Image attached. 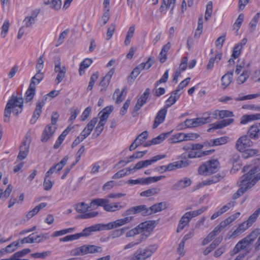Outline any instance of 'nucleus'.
Here are the masks:
<instances>
[{
	"label": "nucleus",
	"instance_id": "1",
	"mask_svg": "<svg viewBox=\"0 0 260 260\" xmlns=\"http://www.w3.org/2000/svg\"><path fill=\"white\" fill-rule=\"evenodd\" d=\"M260 179V169L258 167H254L247 174L241 177L240 180V188L233 196V199L239 198L247 189L252 187Z\"/></svg>",
	"mask_w": 260,
	"mask_h": 260
},
{
	"label": "nucleus",
	"instance_id": "2",
	"mask_svg": "<svg viewBox=\"0 0 260 260\" xmlns=\"http://www.w3.org/2000/svg\"><path fill=\"white\" fill-rule=\"evenodd\" d=\"M23 99H10L5 109L4 122L7 123L10 121L11 113L15 116H17L21 113L23 110Z\"/></svg>",
	"mask_w": 260,
	"mask_h": 260
},
{
	"label": "nucleus",
	"instance_id": "3",
	"mask_svg": "<svg viewBox=\"0 0 260 260\" xmlns=\"http://www.w3.org/2000/svg\"><path fill=\"white\" fill-rule=\"evenodd\" d=\"M91 206L92 209H95V206L103 207L104 210L107 212H114L119 211L124 207V205H121L119 202L109 203V200L106 199H96L91 201Z\"/></svg>",
	"mask_w": 260,
	"mask_h": 260
},
{
	"label": "nucleus",
	"instance_id": "4",
	"mask_svg": "<svg viewBox=\"0 0 260 260\" xmlns=\"http://www.w3.org/2000/svg\"><path fill=\"white\" fill-rule=\"evenodd\" d=\"M204 146V144H189L184 146L182 149L186 151L187 156L190 158L201 157L205 155H208L214 151V150H212L202 152L197 151L202 149Z\"/></svg>",
	"mask_w": 260,
	"mask_h": 260
},
{
	"label": "nucleus",
	"instance_id": "5",
	"mask_svg": "<svg viewBox=\"0 0 260 260\" xmlns=\"http://www.w3.org/2000/svg\"><path fill=\"white\" fill-rule=\"evenodd\" d=\"M257 235L256 232H252L249 235L239 241L234 248L232 255L235 254L242 250H246L247 253H249L250 250L248 249L249 246L256 240Z\"/></svg>",
	"mask_w": 260,
	"mask_h": 260
},
{
	"label": "nucleus",
	"instance_id": "6",
	"mask_svg": "<svg viewBox=\"0 0 260 260\" xmlns=\"http://www.w3.org/2000/svg\"><path fill=\"white\" fill-rule=\"evenodd\" d=\"M103 249L101 247L95 245H84L76 248L71 251L73 256L84 255L88 254L101 253Z\"/></svg>",
	"mask_w": 260,
	"mask_h": 260
},
{
	"label": "nucleus",
	"instance_id": "7",
	"mask_svg": "<svg viewBox=\"0 0 260 260\" xmlns=\"http://www.w3.org/2000/svg\"><path fill=\"white\" fill-rule=\"evenodd\" d=\"M157 248L156 244L149 245L145 248H140L135 252L131 260H145L150 257Z\"/></svg>",
	"mask_w": 260,
	"mask_h": 260
},
{
	"label": "nucleus",
	"instance_id": "8",
	"mask_svg": "<svg viewBox=\"0 0 260 260\" xmlns=\"http://www.w3.org/2000/svg\"><path fill=\"white\" fill-rule=\"evenodd\" d=\"M219 168V161L217 159H211L201 165L198 171L200 175L207 176L216 172Z\"/></svg>",
	"mask_w": 260,
	"mask_h": 260
},
{
	"label": "nucleus",
	"instance_id": "9",
	"mask_svg": "<svg viewBox=\"0 0 260 260\" xmlns=\"http://www.w3.org/2000/svg\"><path fill=\"white\" fill-rule=\"evenodd\" d=\"M212 121L210 113L204 114V116L193 119H187L184 121L186 127H196Z\"/></svg>",
	"mask_w": 260,
	"mask_h": 260
},
{
	"label": "nucleus",
	"instance_id": "10",
	"mask_svg": "<svg viewBox=\"0 0 260 260\" xmlns=\"http://www.w3.org/2000/svg\"><path fill=\"white\" fill-rule=\"evenodd\" d=\"M90 208H92L91 203L89 205L86 204L84 202L76 204L75 206V209L76 211L78 213H84L83 214L79 215L78 217L80 219H88L97 216L99 213L96 211L90 212L85 213L86 211Z\"/></svg>",
	"mask_w": 260,
	"mask_h": 260
},
{
	"label": "nucleus",
	"instance_id": "11",
	"mask_svg": "<svg viewBox=\"0 0 260 260\" xmlns=\"http://www.w3.org/2000/svg\"><path fill=\"white\" fill-rule=\"evenodd\" d=\"M133 217L127 216L123 218L118 219L107 224H102L103 230H110L117 229L129 223L133 220Z\"/></svg>",
	"mask_w": 260,
	"mask_h": 260
},
{
	"label": "nucleus",
	"instance_id": "12",
	"mask_svg": "<svg viewBox=\"0 0 260 260\" xmlns=\"http://www.w3.org/2000/svg\"><path fill=\"white\" fill-rule=\"evenodd\" d=\"M165 157L166 156L165 155H157L153 156L150 159L141 160L138 162L134 168H131L132 170V173H133L137 170L147 167L148 166H150L152 164L156 162L157 160H160Z\"/></svg>",
	"mask_w": 260,
	"mask_h": 260
},
{
	"label": "nucleus",
	"instance_id": "13",
	"mask_svg": "<svg viewBox=\"0 0 260 260\" xmlns=\"http://www.w3.org/2000/svg\"><path fill=\"white\" fill-rule=\"evenodd\" d=\"M54 71L55 73H57V77L55 79V82L57 84H59L65 77L66 73V68L65 66L61 65V60L59 58H57L55 60Z\"/></svg>",
	"mask_w": 260,
	"mask_h": 260
},
{
	"label": "nucleus",
	"instance_id": "14",
	"mask_svg": "<svg viewBox=\"0 0 260 260\" xmlns=\"http://www.w3.org/2000/svg\"><path fill=\"white\" fill-rule=\"evenodd\" d=\"M252 145V142L247 136H243L240 137L236 142V148L240 151L243 152Z\"/></svg>",
	"mask_w": 260,
	"mask_h": 260
},
{
	"label": "nucleus",
	"instance_id": "15",
	"mask_svg": "<svg viewBox=\"0 0 260 260\" xmlns=\"http://www.w3.org/2000/svg\"><path fill=\"white\" fill-rule=\"evenodd\" d=\"M30 140L26 138L22 143L17 159L21 160L25 159L28 155L30 146Z\"/></svg>",
	"mask_w": 260,
	"mask_h": 260
},
{
	"label": "nucleus",
	"instance_id": "16",
	"mask_svg": "<svg viewBox=\"0 0 260 260\" xmlns=\"http://www.w3.org/2000/svg\"><path fill=\"white\" fill-rule=\"evenodd\" d=\"M103 230L102 224H96L85 228L82 232L77 233L79 239L82 237H87L91 235L92 232Z\"/></svg>",
	"mask_w": 260,
	"mask_h": 260
},
{
	"label": "nucleus",
	"instance_id": "17",
	"mask_svg": "<svg viewBox=\"0 0 260 260\" xmlns=\"http://www.w3.org/2000/svg\"><path fill=\"white\" fill-rule=\"evenodd\" d=\"M56 129V126L47 125L42 133L41 142L43 143L47 142L53 136Z\"/></svg>",
	"mask_w": 260,
	"mask_h": 260
},
{
	"label": "nucleus",
	"instance_id": "18",
	"mask_svg": "<svg viewBox=\"0 0 260 260\" xmlns=\"http://www.w3.org/2000/svg\"><path fill=\"white\" fill-rule=\"evenodd\" d=\"M114 73V69L112 68L107 73L105 76L103 77L102 81L100 83V86L101 87V92H103L106 90L108 86H109L111 79Z\"/></svg>",
	"mask_w": 260,
	"mask_h": 260
},
{
	"label": "nucleus",
	"instance_id": "19",
	"mask_svg": "<svg viewBox=\"0 0 260 260\" xmlns=\"http://www.w3.org/2000/svg\"><path fill=\"white\" fill-rule=\"evenodd\" d=\"M148 210V208L145 205H140L138 206L133 207L130 209L127 210L123 214V216H128L132 214H136L143 212V215H148L146 214V212Z\"/></svg>",
	"mask_w": 260,
	"mask_h": 260
},
{
	"label": "nucleus",
	"instance_id": "20",
	"mask_svg": "<svg viewBox=\"0 0 260 260\" xmlns=\"http://www.w3.org/2000/svg\"><path fill=\"white\" fill-rule=\"evenodd\" d=\"M229 137L224 136L215 139H211L209 141L204 142V145L210 146H216L226 144L229 140Z\"/></svg>",
	"mask_w": 260,
	"mask_h": 260
},
{
	"label": "nucleus",
	"instance_id": "21",
	"mask_svg": "<svg viewBox=\"0 0 260 260\" xmlns=\"http://www.w3.org/2000/svg\"><path fill=\"white\" fill-rule=\"evenodd\" d=\"M44 105L45 101L44 100L39 101L37 103L36 109L34 111L32 118L30 120L31 123H35L39 118L42 113V109Z\"/></svg>",
	"mask_w": 260,
	"mask_h": 260
},
{
	"label": "nucleus",
	"instance_id": "22",
	"mask_svg": "<svg viewBox=\"0 0 260 260\" xmlns=\"http://www.w3.org/2000/svg\"><path fill=\"white\" fill-rule=\"evenodd\" d=\"M191 184V180L188 178H185L175 183L172 186V189L175 190H180L190 186Z\"/></svg>",
	"mask_w": 260,
	"mask_h": 260
},
{
	"label": "nucleus",
	"instance_id": "23",
	"mask_svg": "<svg viewBox=\"0 0 260 260\" xmlns=\"http://www.w3.org/2000/svg\"><path fill=\"white\" fill-rule=\"evenodd\" d=\"M166 208V203L165 202L157 203L148 208V210H147L146 212V214L151 215L152 214L160 212L162 210L165 209Z\"/></svg>",
	"mask_w": 260,
	"mask_h": 260
},
{
	"label": "nucleus",
	"instance_id": "24",
	"mask_svg": "<svg viewBox=\"0 0 260 260\" xmlns=\"http://www.w3.org/2000/svg\"><path fill=\"white\" fill-rule=\"evenodd\" d=\"M167 112V110L164 108L159 111L154 121L153 128H156L160 123L164 122Z\"/></svg>",
	"mask_w": 260,
	"mask_h": 260
},
{
	"label": "nucleus",
	"instance_id": "25",
	"mask_svg": "<svg viewBox=\"0 0 260 260\" xmlns=\"http://www.w3.org/2000/svg\"><path fill=\"white\" fill-rule=\"evenodd\" d=\"M248 134L252 139H258L260 135V123L252 125L248 131Z\"/></svg>",
	"mask_w": 260,
	"mask_h": 260
},
{
	"label": "nucleus",
	"instance_id": "26",
	"mask_svg": "<svg viewBox=\"0 0 260 260\" xmlns=\"http://www.w3.org/2000/svg\"><path fill=\"white\" fill-rule=\"evenodd\" d=\"M233 121H234V119L231 118V119H224L221 121L215 122L212 124V127L209 129L208 131L209 132L212 128H213V129L222 128L232 123L233 122Z\"/></svg>",
	"mask_w": 260,
	"mask_h": 260
},
{
	"label": "nucleus",
	"instance_id": "27",
	"mask_svg": "<svg viewBox=\"0 0 260 260\" xmlns=\"http://www.w3.org/2000/svg\"><path fill=\"white\" fill-rule=\"evenodd\" d=\"M140 233H145L150 235V233L153 229V224L149 222H144L138 225Z\"/></svg>",
	"mask_w": 260,
	"mask_h": 260
},
{
	"label": "nucleus",
	"instance_id": "28",
	"mask_svg": "<svg viewBox=\"0 0 260 260\" xmlns=\"http://www.w3.org/2000/svg\"><path fill=\"white\" fill-rule=\"evenodd\" d=\"M190 78L189 77L186 78L183 81H182L179 85L177 89L175 90L169 98H176V96H179L180 93H179L181 89L186 86L189 83Z\"/></svg>",
	"mask_w": 260,
	"mask_h": 260
},
{
	"label": "nucleus",
	"instance_id": "29",
	"mask_svg": "<svg viewBox=\"0 0 260 260\" xmlns=\"http://www.w3.org/2000/svg\"><path fill=\"white\" fill-rule=\"evenodd\" d=\"M251 225L249 224H248V222L247 221L243 222L237 228V229L233 232L232 235V237L234 238L239 236L240 234L243 233L245 230H246Z\"/></svg>",
	"mask_w": 260,
	"mask_h": 260
},
{
	"label": "nucleus",
	"instance_id": "30",
	"mask_svg": "<svg viewBox=\"0 0 260 260\" xmlns=\"http://www.w3.org/2000/svg\"><path fill=\"white\" fill-rule=\"evenodd\" d=\"M33 243H39L43 242L45 240L50 238L49 233H41L40 235L35 236L34 234H31Z\"/></svg>",
	"mask_w": 260,
	"mask_h": 260
},
{
	"label": "nucleus",
	"instance_id": "31",
	"mask_svg": "<svg viewBox=\"0 0 260 260\" xmlns=\"http://www.w3.org/2000/svg\"><path fill=\"white\" fill-rule=\"evenodd\" d=\"M233 76V71L228 72L221 78L222 85L223 88L228 86L231 83Z\"/></svg>",
	"mask_w": 260,
	"mask_h": 260
},
{
	"label": "nucleus",
	"instance_id": "32",
	"mask_svg": "<svg viewBox=\"0 0 260 260\" xmlns=\"http://www.w3.org/2000/svg\"><path fill=\"white\" fill-rule=\"evenodd\" d=\"M114 107L112 106H107L105 107L102 111H101L99 114L102 113V115L100 116V120H103V121H107L110 114L113 111Z\"/></svg>",
	"mask_w": 260,
	"mask_h": 260
},
{
	"label": "nucleus",
	"instance_id": "33",
	"mask_svg": "<svg viewBox=\"0 0 260 260\" xmlns=\"http://www.w3.org/2000/svg\"><path fill=\"white\" fill-rule=\"evenodd\" d=\"M47 205V204L45 203H42L40 204L39 205L37 206L35 208H34L32 210L29 211L26 214V217L27 219H29L32 218L33 216L36 215L41 209L45 207Z\"/></svg>",
	"mask_w": 260,
	"mask_h": 260
},
{
	"label": "nucleus",
	"instance_id": "34",
	"mask_svg": "<svg viewBox=\"0 0 260 260\" xmlns=\"http://www.w3.org/2000/svg\"><path fill=\"white\" fill-rule=\"evenodd\" d=\"M260 119V114L245 115L242 116L241 118V124H246L249 121L255 120Z\"/></svg>",
	"mask_w": 260,
	"mask_h": 260
},
{
	"label": "nucleus",
	"instance_id": "35",
	"mask_svg": "<svg viewBox=\"0 0 260 260\" xmlns=\"http://www.w3.org/2000/svg\"><path fill=\"white\" fill-rule=\"evenodd\" d=\"M225 228V222H221L219 225L216 226L214 229L210 233L208 236L212 240L216 236L218 235L221 231Z\"/></svg>",
	"mask_w": 260,
	"mask_h": 260
},
{
	"label": "nucleus",
	"instance_id": "36",
	"mask_svg": "<svg viewBox=\"0 0 260 260\" xmlns=\"http://www.w3.org/2000/svg\"><path fill=\"white\" fill-rule=\"evenodd\" d=\"M190 220V219L189 218L188 216L186 215V214L185 213L180 220L177 229V232H180L181 231H182L184 229V228L188 224Z\"/></svg>",
	"mask_w": 260,
	"mask_h": 260
},
{
	"label": "nucleus",
	"instance_id": "37",
	"mask_svg": "<svg viewBox=\"0 0 260 260\" xmlns=\"http://www.w3.org/2000/svg\"><path fill=\"white\" fill-rule=\"evenodd\" d=\"M160 191V188L158 187H153L140 193L141 197H151L158 194Z\"/></svg>",
	"mask_w": 260,
	"mask_h": 260
},
{
	"label": "nucleus",
	"instance_id": "38",
	"mask_svg": "<svg viewBox=\"0 0 260 260\" xmlns=\"http://www.w3.org/2000/svg\"><path fill=\"white\" fill-rule=\"evenodd\" d=\"M39 12L34 11L31 16L26 17L24 20V25L26 27H30L35 22V18L37 17Z\"/></svg>",
	"mask_w": 260,
	"mask_h": 260
},
{
	"label": "nucleus",
	"instance_id": "39",
	"mask_svg": "<svg viewBox=\"0 0 260 260\" xmlns=\"http://www.w3.org/2000/svg\"><path fill=\"white\" fill-rule=\"evenodd\" d=\"M132 173V170L130 168H127L124 169H122L117 172L115 174L113 177L112 179H116L118 178H122L126 175H128Z\"/></svg>",
	"mask_w": 260,
	"mask_h": 260
},
{
	"label": "nucleus",
	"instance_id": "40",
	"mask_svg": "<svg viewBox=\"0 0 260 260\" xmlns=\"http://www.w3.org/2000/svg\"><path fill=\"white\" fill-rule=\"evenodd\" d=\"M220 176H213L211 178L205 180L199 184L198 186L199 187H203L205 185H209L214 183L218 182L220 180Z\"/></svg>",
	"mask_w": 260,
	"mask_h": 260
},
{
	"label": "nucleus",
	"instance_id": "41",
	"mask_svg": "<svg viewBox=\"0 0 260 260\" xmlns=\"http://www.w3.org/2000/svg\"><path fill=\"white\" fill-rule=\"evenodd\" d=\"M135 31V27L134 25L130 26L128 28V30L126 33L125 40L124 41V44L126 46H128L130 44L131 39L134 36Z\"/></svg>",
	"mask_w": 260,
	"mask_h": 260
},
{
	"label": "nucleus",
	"instance_id": "42",
	"mask_svg": "<svg viewBox=\"0 0 260 260\" xmlns=\"http://www.w3.org/2000/svg\"><path fill=\"white\" fill-rule=\"evenodd\" d=\"M221 239H216L214 240L208 247H207L203 251L205 255H207L214 249L221 242Z\"/></svg>",
	"mask_w": 260,
	"mask_h": 260
},
{
	"label": "nucleus",
	"instance_id": "43",
	"mask_svg": "<svg viewBox=\"0 0 260 260\" xmlns=\"http://www.w3.org/2000/svg\"><path fill=\"white\" fill-rule=\"evenodd\" d=\"M207 209V207H203L201 208L195 210L193 211H189L185 213L186 215H187L189 218L191 220L192 218L196 217L202 213L205 212Z\"/></svg>",
	"mask_w": 260,
	"mask_h": 260
},
{
	"label": "nucleus",
	"instance_id": "44",
	"mask_svg": "<svg viewBox=\"0 0 260 260\" xmlns=\"http://www.w3.org/2000/svg\"><path fill=\"white\" fill-rule=\"evenodd\" d=\"M31 250L29 248L23 249L13 254L15 258L17 260H29L27 259H21V257L24 256L27 254L30 253Z\"/></svg>",
	"mask_w": 260,
	"mask_h": 260
},
{
	"label": "nucleus",
	"instance_id": "45",
	"mask_svg": "<svg viewBox=\"0 0 260 260\" xmlns=\"http://www.w3.org/2000/svg\"><path fill=\"white\" fill-rule=\"evenodd\" d=\"M221 59V54H218L214 57H212L209 59V62L207 66L208 70H211L214 67L215 63H217Z\"/></svg>",
	"mask_w": 260,
	"mask_h": 260
},
{
	"label": "nucleus",
	"instance_id": "46",
	"mask_svg": "<svg viewBox=\"0 0 260 260\" xmlns=\"http://www.w3.org/2000/svg\"><path fill=\"white\" fill-rule=\"evenodd\" d=\"M92 61L91 59L86 58L84 59L80 65L79 68V74L80 75H82L84 73V69L88 68L92 63Z\"/></svg>",
	"mask_w": 260,
	"mask_h": 260
},
{
	"label": "nucleus",
	"instance_id": "47",
	"mask_svg": "<svg viewBox=\"0 0 260 260\" xmlns=\"http://www.w3.org/2000/svg\"><path fill=\"white\" fill-rule=\"evenodd\" d=\"M203 28V16L201 15L198 20V27L194 34V37L199 38L202 33Z\"/></svg>",
	"mask_w": 260,
	"mask_h": 260
},
{
	"label": "nucleus",
	"instance_id": "48",
	"mask_svg": "<svg viewBox=\"0 0 260 260\" xmlns=\"http://www.w3.org/2000/svg\"><path fill=\"white\" fill-rule=\"evenodd\" d=\"M148 132L145 131L139 135L135 140V143H137L138 145H141L148 138Z\"/></svg>",
	"mask_w": 260,
	"mask_h": 260
},
{
	"label": "nucleus",
	"instance_id": "49",
	"mask_svg": "<svg viewBox=\"0 0 260 260\" xmlns=\"http://www.w3.org/2000/svg\"><path fill=\"white\" fill-rule=\"evenodd\" d=\"M183 133H179L171 136L170 140L172 143H180L184 141Z\"/></svg>",
	"mask_w": 260,
	"mask_h": 260
},
{
	"label": "nucleus",
	"instance_id": "50",
	"mask_svg": "<svg viewBox=\"0 0 260 260\" xmlns=\"http://www.w3.org/2000/svg\"><path fill=\"white\" fill-rule=\"evenodd\" d=\"M106 123V122L103 121V120H100L95 128L93 136L95 135V138L99 137L103 132L104 129V126L105 125Z\"/></svg>",
	"mask_w": 260,
	"mask_h": 260
},
{
	"label": "nucleus",
	"instance_id": "51",
	"mask_svg": "<svg viewBox=\"0 0 260 260\" xmlns=\"http://www.w3.org/2000/svg\"><path fill=\"white\" fill-rule=\"evenodd\" d=\"M45 4L46 5L50 4V7L55 10H58L60 9L61 6V0H52L51 2L49 1L47 2H45Z\"/></svg>",
	"mask_w": 260,
	"mask_h": 260
},
{
	"label": "nucleus",
	"instance_id": "52",
	"mask_svg": "<svg viewBox=\"0 0 260 260\" xmlns=\"http://www.w3.org/2000/svg\"><path fill=\"white\" fill-rule=\"evenodd\" d=\"M42 70H37V74L32 78L31 83H34L36 85V83H39L44 78L43 73Z\"/></svg>",
	"mask_w": 260,
	"mask_h": 260
},
{
	"label": "nucleus",
	"instance_id": "53",
	"mask_svg": "<svg viewBox=\"0 0 260 260\" xmlns=\"http://www.w3.org/2000/svg\"><path fill=\"white\" fill-rule=\"evenodd\" d=\"M128 229V227H123L114 230L112 233V238H116L121 237Z\"/></svg>",
	"mask_w": 260,
	"mask_h": 260
},
{
	"label": "nucleus",
	"instance_id": "54",
	"mask_svg": "<svg viewBox=\"0 0 260 260\" xmlns=\"http://www.w3.org/2000/svg\"><path fill=\"white\" fill-rule=\"evenodd\" d=\"M250 75V71L247 70L243 72V73L237 78V83L239 84H242L246 81Z\"/></svg>",
	"mask_w": 260,
	"mask_h": 260
},
{
	"label": "nucleus",
	"instance_id": "55",
	"mask_svg": "<svg viewBox=\"0 0 260 260\" xmlns=\"http://www.w3.org/2000/svg\"><path fill=\"white\" fill-rule=\"evenodd\" d=\"M143 70L144 67L142 66V64H141V63L140 64L133 70L129 78H131L132 79H133L134 78H136L140 74L141 71Z\"/></svg>",
	"mask_w": 260,
	"mask_h": 260
},
{
	"label": "nucleus",
	"instance_id": "56",
	"mask_svg": "<svg viewBox=\"0 0 260 260\" xmlns=\"http://www.w3.org/2000/svg\"><path fill=\"white\" fill-rule=\"evenodd\" d=\"M260 214V207L258 208L257 210L255 211V212L249 216L247 221L248 222V224H249L250 225L252 224L253 222H254L258 215Z\"/></svg>",
	"mask_w": 260,
	"mask_h": 260
},
{
	"label": "nucleus",
	"instance_id": "57",
	"mask_svg": "<svg viewBox=\"0 0 260 260\" xmlns=\"http://www.w3.org/2000/svg\"><path fill=\"white\" fill-rule=\"evenodd\" d=\"M258 151L256 149H246L243 151L242 157L245 159L252 157L257 154Z\"/></svg>",
	"mask_w": 260,
	"mask_h": 260
},
{
	"label": "nucleus",
	"instance_id": "58",
	"mask_svg": "<svg viewBox=\"0 0 260 260\" xmlns=\"http://www.w3.org/2000/svg\"><path fill=\"white\" fill-rule=\"evenodd\" d=\"M184 141H192L197 139L199 135L196 133H184Z\"/></svg>",
	"mask_w": 260,
	"mask_h": 260
},
{
	"label": "nucleus",
	"instance_id": "59",
	"mask_svg": "<svg viewBox=\"0 0 260 260\" xmlns=\"http://www.w3.org/2000/svg\"><path fill=\"white\" fill-rule=\"evenodd\" d=\"M9 26L10 23L9 21L6 20L2 27V31L1 35L2 38H4L6 37L9 28Z\"/></svg>",
	"mask_w": 260,
	"mask_h": 260
},
{
	"label": "nucleus",
	"instance_id": "60",
	"mask_svg": "<svg viewBox=\"0 0 260 260\" xmlns=\"http://www.w3.org/2000/svg\"><path fill=\"white\" fill-rule=\"evenodd\" d=\"M212 3L211 2H209L206 6V10L205 16V19L206 21L208 20V19L211 16L212 13Z\"/></svg>",
	"mask_w": 260,
	"mask_h": 260
},
{
	"label": "nucleus",
	"instance_id": "61",
	"mask_svg": "<svg viewBox=\"0 0 260 260\" xmlns=\"http://www.w3.org/2000/svg\"><path fill=\"white\" fill-rule=\"evenodd\" d=\"M35 89H36V85L34 83H31L29 85V86L26 91L25 95L27 98L31 97L32 98L35 94Z\"/></svg>",
	"mask_w": 260,
	"mask_h": 260
},
{
	"label": "nucleus",
	"instance_id": "62",
	"mask_svg": "<svg viewBox=\"0 0 260 260\" xmlns=\"http://www.w3.org/2000/svg\"><path fill=\"white\" fill-rule=\"evenodd\" d=\"M170 134V133H163L161 134L159 136H158L157 137L153 138V140L154 141V142L155 143V144H157L160 143L161 142H162Z\"/></svg>",
	"mask_w": 260,
	"mask_h": 260
},
{
	"label": "nucleus",
	"instance_id": "63",
	"mask_svg": "<svg viewBox=\"0 0 260 260\" xmlns=\"http://www.w3.org/2000/svg\"><path fill=\"white\" fill-rule=\"evenodd\" d=\"M19 242H13L11 244L8 245L6 247H5L7 253H11L16 250L17 247L19 246Z\"/></svg>",
	"mask_w": 260,
	"mask_h": 260
},
{
	"label": "nucleus",
	"instance_id": "64",
	"mask_svg": "<svg viewBox=\"0 0 260 260\" xmlns=\"http://www.w3.org/2000/svg\"><path fill=\"white\" fill-rule=\"evenodd\" d=\"M253 232H256L257 235L256 238L257 240L253 245L254 251L257 252L260 249V232L258 230H255Z\"/></svg>",
	"mask_w": 260,
	"mask_h": 260
}]
</instances>
